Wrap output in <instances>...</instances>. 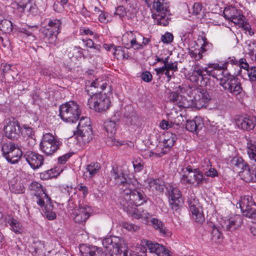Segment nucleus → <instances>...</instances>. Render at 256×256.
I'll list each match as a JSON object with an SVG mask.
<instances>
[{"label": "nucleus", "mask_w": 256, "mask_h": 256, "mask_svg": "<svg viewBox=\"0 0 256 256\" xmlns=\"http://www.w3.org/2000/svg\"><path fill=\"white\" fill-rule=\"evenodd\" d=\"M59 111L60 118L64 121L69 123L77 122L81 113L78 104L74 101H70L62 104Z\"/></svg>", "instance_id": "f257e3e1"}, {"label": "nucleus", "mask_w": 256, "mask_h": 256, "mask_svg": "<svg viewBox=\"0 0 256 256\" xmlns=\"http://www.w3.org/2000/svg\"><path fill=\"white\" fill-rule=\"evenodd\" d=\"M222 74L223 77L220 78V84L224 89L233 96H236L240 94L242 91V88L240 84L238 82L235 74H232L228 70H224L222 71Z\"/></svg>", "instance_id": "f03ea898"}, {"label": "nucleus", "mask_w": 256, "mask_h": 256, "mask_svg": "<svg viewBox=\"0 0 256 256\" xmlns=\"http://www.w3.org/2000/svg\"><path fill=\"white\" fill-rule=\"evenodd\" d=\"M103 246L112 252L110 256H128V251L124 240L118 237L112 236L104 238Z\"/></svg>", "instance_id": "7ed1b4c3"}, {"label": "nucleus", "mask_w": 256, "mask_h": 256, "mask_svg": "<svg viewBox=\"0 0 256 256\" xmlns=\"http://www.w3.org/2000/svg\"><path fill=\"white\" fill-rule=\"evenodd\" d=\"M61 144V142L55 138L52 134L47 133L43 136L40 148L46 156H51L60 149Z\"/></svg>", "instance_id": "20e7f679"}, {"label": "nucleus", "mask_w": 256, "mask_h": 256, "mask_svg": "<svg viewBox=\"0 0 256 256\" xmlns=\"http://www.w3.org/2000/svg\"><path fill=\"white\" fill-rule=\"evenodd\" d=\"M110 98L101 92L90 96L88 100L89 108L98 112H102L108 110L110 106Z\"/></svg>", "instance_id": "39448f33"}, {"label": "nucleus", "mask_w": 256, "mask_h": 256, "mask_svg": "<svg viewBox=\"0 0 256 256\" xmlns=\"http://www.w3.org/2000/svg\"><path fill=\"white\" fill-rule=\"evenodd\" d=\"M236 208H240L242 214L250 218H256V204L253 200L252 196H246L236 204Z\"/></svg>", "instance_id": "423d86ee"}, {"label": "nucleus", "mask_w": 256, "mask_h": 256, "mask_svg": "<svg viewBox=\"0 0 256 256\" xmlns=\"http://www.w3.org/2000/svg\"><path fill=\"white\" fill-rule=\"evenodd\" d=\"M122 196L126 200H130V204H134L136 206H140L147 202L148 198L144 192L140 190H132L123 188Z\"/></svg>", "instance_id": "0eeeda50"}, {"label": "nucleus", "mask_w": 256, "mask_h": 256, "mask_svg": "<svg viewBox=\"0 0 256 256\" xmlns=\"http://www.w3.org/2000/svg\"><path fill=\"white\" fill-rule=\"evenodd\" d=\"M188 204L192 218L196 222L202 224L204 221V216L198 200L196 198H190L188 200Z\"/></svg>", "instance_id": "6e6552de"}, {"label": "nucleus", "mask_w": 256, "mask_h": 256, "mask_svg": "<svg viewBox=\"0 0 256 256\" xmlns=\"http://www.w3.org/2000/svg\"><path fill=\"white\" fill-rule=\"evenodd\" d=\"M190 96L194 103V107L200 109L204 106L208 99V94L203 89L194 88L190 92Z\"/></svg>", "instance_id": "1a4fd4ad"}, {"label": "nucleus", "mask_w": 256, "mask_h": 256, "mask_svg": "<svg viewBox=\"0 0 256 256\" xmlns=\"http://www.w3.org/2000/svg\"><path fill=\"white\" fill-rule=\"evenodd\" d=\"M224 18L234 24L242 22V19L245 18L240 10H237L235 7L228 6L226 7L223 12Z\"/></svg>", "instance_id": "9d476101"}, {"label": "nucleus", "mask_w": 256, "mask_h": 256, "mask_svg": "<svg viewBox=\"0 0 256 256\" xmlns=\"http://www.w3.org/2000/svg\"><path fill=\"white\" fill-rule=\"evenodd\" d=\"M6 136L11 140H17L21 132L20 127L18 121H10L4 128Z\"/></svg>", "instance_id": "9b49d317"}, {"label": "nucleus", "mask_w": 256, "mask_h": 256, "mask_svg": "<svg viewBox=\"0 0 256 256\" xmlns=\"http://www.w3.org/2000/svg\"><path fill=\"white\" fill-rule=\"evenodd\" d=\"M24 158L33 169L38 168L44 164L43 156L32 152L28 151L24 154Z\"/></svg>", "instance_id": "f8f14e48"}, {"label": "nucleus", "mask_w": 256, "mask_h": 256, "mask_svg": "<svg viewBox=\"0 0 256 256\" xmlns=\"http://www.w3.org/2000/svg\"><path fill=\"white\" fill-rule=\"evenodd\" d=\"M234 121L238 128L242 130H252L256 124V118L254 117L237 116Z\"/></svg>", "instance_id": "ddd939ff"}, {"label": "nucleus", "mask_w": 256, "mask_h": 256, "mask_svg": "<svg viewBox=\"0 0 256 256\" xmlns=\"http://www.w3.org/2000/svg\"><path fill=\"white\" fill-rule=\"evenodd\" d=\"M193 176H194V180L192 178V176L186 175L184 174L182 176L181 180L186 184H194L196 182L197 186H200L204 183L207 184L208 182V178L204 177L202 171H200L198 168L195 169Z\"/></svg>", "instance_id": "4468645a"}, {"label": "nucleus", "mask_w": 256, "mask_h": 256, "mask_svg": "<svg viewBox=\"0 0 256 256\" xmlns=\"http://www.w3.org/2000/svg\"><path fill=\"white\" fill-rule=\"evenodd\" d=\"M91 208L86 205H80L79 208L74 210L73 218L78 224L85 222L90 216Z\"/></svg>", "instance_id": "2eb2a0df"}, {"label": "nucleus", "mask_w": 256, "mask_h": 256, "mask_svg": "<svg viewBox=\"0 0 256 256\" xmlns=\"http://www.w3.org/2000/svg\"><path fill=\"white\" fill-rule=\"evenodd\" d=\"M170 203L172 208L175 211L182 206V202L180 190L176 188H170L169 192Z\"/></svg>", "instance_id": "dca6fc26"}, {"label": "nucleus", "mask_w": 256, "mask_h": 256, "mask_svg": "<svg viewBox=\"0 0 256 256\" xmlns=\"http://www.w3.org/2000/svg\"><path fill=\"white\" fill-rule=\"evenodd\" d=\"M76 136L78 142L80 146H84L90 142L92 138V127H87L85 128L77 130L74 132Z\"/></svg>", "instance_id": "f3484780"}, {"label": "nucleus", "mask_w": 256, "mask_h": 256, "mask_svg": "<svg viewBox=\"0 0 256 256\" xmlns=\"http://www.w3.org/2000/svg\"><path fill=\"white\" fill-rule=\"evenodd\" d=\"M111 176L116 180V184L118 185L120 189L122 190V194L123 193L122 188H124V186H126V188L130 187V183L128 180V176L122 171H117L113 168L111 171Z\"/></svg>", "instance_id": "a211bd4d"}, {"label": "nucleus", "mask_w": 256, "mask_h": 256, "mask_svg": "<svg viewBox=\"0 0 256 256\" xmlns=\"http://www.w3.org/2000/svg\"><path fill=\"white\" fill-rule=\"evenodd\" d=\"M238 174L241 178L246 182H256V167L250 168L247 164L238 172Z\"/></svg>", "instance_id": "6ab92c4d"}, {"label": "nucleus", "mask_w": 256, "mask_h": 256, "mask_svg": "<svg viewBox=\"0 0 256 256\" xmlns=\"http://www.w3.org/2000/svg\"><path fill=\"white\" fill-rule=\"evenodd\" d=\"M80 250L84 256H106L102 248L94 246L82 244L80 246Z\"/></svg>", "instance_id": "aec40b11"}, {"label": "nucleus", "mask_w": 256, "mask_h": 256, "mask_svg": "<svg viewBox=\"0 0 256 256\" xmlns=\"http://www.w3.org/2000/svg\"><path fill=\"white\" fill-rule=\"evenodd\" d=\"M61 22L60 20L54 19L50 20L48 25L42 29L43 36H48L50 33H59Z\"/></svg>", "instance_id": "412c9836"}, {"label": "nucleus", "mask_w": 256, "mask_h": 256, "mask_svg": "<svg viewBox=\"0 0 256 256\" xmlns=\"http://www.w3.org/2000/svg\"><path fill=\"white\" fill-rule=\"evenodd\" d=\"M205 70H202L200 69L193 70L192 72L190 75L189 79L190 81L192 82H196L198 85L202 86L204 84V80L206 78L205 77L206 74Z\"/></svg>", "instance_id": "4be33fe9"}, {"label": "nucleus", "mask_w": 256, "mask_h": 256, "mask_svg": "<svg viewBox=\"0 0 256 256\" xmlns=\"http://www.w3.org/2000/svg\"><path fill=\"white\" fill-rule=\"evenodd\" d=\"M203 126V123L200 118H196L194 120H188L186 128L191 132L197 133Z\"/></svg>", "instance_id": "5701e85b"}, {"label": "nucleus", "mask_w": 256, "mask_h": 256, "mask_svg": "<svg viewBox=\"0 0 256 256\" xmlns=\"http://www.w3.org/2000/svg\"><path fill=\"white\" fill-rule=\"evenodd\" d=\"M202 171L206 176L214 178L218 176L216 170L212 168L208 159H204L202 164Z\"/></svg>", "instance_id": "b1692460"}, {"label": "nucleus", "mask_w": 256, "mask_h": 256, "mask_svg": "<svg viewBox=\"0 0 256 256\" xmlns=\"http://www.w3.org/2000/svg\"><path fill=\"white\" fill-rule=\"evenodd\" d=\"M146 182L148 184V186L152 190H155L158 192H163L164 188V182L160 179L148 178Z\"/></svg>", "instance_id": "393cba45"}, {"label": "nucleus", "mask_w": 256, "mask_h": 256, "mask_svg": "<svg viewBox=\"0 0 256 256\" xmlns=\"http://www.w3.org/2000/svg\"><path fill=\"white\" fill-rule=\"evenodd\" d=\"M207 225L209 228V230L211 231L212 239L216 243H220L222 240V235L219 229L216 227L214 224L211 222H207Z\"/></svg>", "instance_id": "a878e982"}, {"label": "nucleus", "mask_w": 256, "mask_h": 256, "mask_svg": "<svg viewBox=\"0 0 256 256\" xmlns=\"http://www.w3.org/2000/svg\"><path fill=\"white\" fill-rule=\"evenodd\" d=\"M29 189L30 190L34 192V194L36 196H40V194L44 195V196L48 200H50V198L46 194L45 190L43 188L42 184L38 182H32L30 186Z\"/></svg>", "instance_id": "bb28decb"}, {"label": "nucleus", "mask_w": 256, "mask_h": 256, "mask_svg": "<svg viewBox=\"0 0 256 256\" xmlns=\"http://www.w3.org/2000/svg\"><path fill=\"white\" fill-rule=\"evenodd\" d=\"M242 220L240 215L236 216L234 218L230 219L228 224L226 226V230L233 231L238 228L242 224Z\"/></svg>", "instance_id": "cd10ccee"}, {"label": "nucleus", "mask_w": 256, "mask_h": 256, "mask_svg": "<svg viewBox=\"0 0 256 256\" xmlns=\"http://www.w3.org/2000/svg\"><path fill=\"white\" fill-rule=\"evenodd\" d=\"M22 154V150L16 144L13 150L12 151L10 155L8 156L6 160L11 164H16L20 160Z\"/></svg>", "instance_id": "c85d7f7f"}, {"label": "nucleus", "mask_w": 256, "mask_h": 256, "mask_svg": "<svg viewBox=\"0 0 256 256\" xmlns=\"http://www.w3.org/2000/svg\"><path fill=\"white\" fill-rule=\"evenodd\" d=\"M116 122L111 120H106L104 123V126L108 133V136L112 139L113 142V136L115 134L116 128Z\"/></svg>", "instance_id": "c756f323"}, {"label": "nucleus", "mask_w": 256, "mask_h": 256, "mask_svg": "<svg viewBox=\"0 0 256 256\" xmlns=\"http://www.w3.org/2000/svg\"><path fill=\"white\" fill-rule=\"evenodd\" d=\"M228 64L237 65L238 64V61L236 60L234 57H230L222 66H220L217 64H210V68H212L215 70H222V71L227 70H226L227 68L226 66Z\"/></svg>", "instance_id": "7c9ffc66"}, {"label": "nucleus", "mask_w": 256, "mask_h": 256, "mask_svg": "<svg viewBox=\"0 0 256 256\" xmlns=\"http://www.w3.org/2000/svg\"><path fill=\"white\" fill-rule=\"evenodd\" d=\"M168 4L164 2V0H154L153 1V8L156 12H162V14L168 10Z\"/></svg>", "instance_id": "2f4dec72"}, {"label": "nucleus", "mask_w": 256, "mask_h": 256, "mask_svg": "<svg viewBox=\"0 0 256 256\" xmlns=\"http://www.w3.org/2000/svg\"><path fill=\"white\" fill-rule=\"evenodd\" d=\"M231 166L236 170H240L248 164L241 157H233L230 160Z\"/></svg>", "instance_id": "473e14b6"}, {"label": "nucleus", "mask_w": 256, "mask_h": 256, "mask_svg": "<svg viewBox=\"0 0 256 256\" xmlns=\"http://www.w3.org/2000/svg\"><path fill=\"white\" fill-rule=\"evenodd\" d=\"M122 204L124 206V210H126L129 214L135 218L138 219L140 218V209L136 208V207H130L129 204L123 203Z\"/></svg>", "instance_id": "72a5a7b5"}, {"label": "nucleus", "mask_w": 256, "mask_h": 256, "mask_svg": "<svg viewBox=\"0 0 256 256\" xmlns=\"http://www.w3.org/2000/svg\"><path fill=\"white\" fill-rule=\"evenodd\" d=\"M192 97L190 94H188V98L180 95L178 106L184 108L194 107V103L192 100Z\"/></svg>", "instance_id": "f704fd0d"}, {"label": "nucleus", "mask_w": 256, "mask_h": 256, "mask_svg": "<svg viewBox=\"0 0 256 256\" xmlns=\"http://www.w3.org/2000/svg\"><path fill=\"white\" fill-rule=\"evenodd\" d=\"M176 140V134L167 132L165 135V138L164 140L163 144L165 148H170L174 145V142Z\"/></svg>", "instance_id": "c9c22d12"}, {"label": "nucleus", "mask_w": 256, "mask_h": 256, "mask_svg": "<svg viewBox=\"0 0 256 256\" xmlns=\"http://www.w3.org/2000/svg\"><path fill=\"white\" fill-rule=\"evenodd\" d=\"M8 222L11 227V230L15 233L20 234L22 232V225L18 220L10 217Z\"/></svg>", "instance_id": "e433bc0d"}, {"label": "nucleus", "mask_w": 256, "mask_h": 256, "mask_svg": "<svg viewBox=\"0 0 256 256\" xmlns=\"http://www.w3.org/2000/svg\"><path fill=\"white\" fill-rule=\"evenodd\" d=\"M100 167V164L98 162L90 163V164L88 165L86 171L89 172L90 177L92 178L95 176L99 172Z\"/></svg>", "instance_id": "4c0bfd02"}, {"label": "nucleus", "mask_w": 256, "mask_h": 256, "mask_svg": "<svg viewBox=\"0 0 256 256\" xmlns=\"http://www.w3.org/2000/svg\"><path fill=\"white\" fill-rule=\"evenodd\" d=\"M0 30L6 34L10 33L12 30V22L8 20H3L0 22Z\"/></svg>", "instance_id": "58836bf2"}, {"label": "nucleus", "mask_w": 256, "mask_h": 256, "mask_svg": "<svg viewBox=\"0 0 256 256\" xmlns=\"http://www.w3.org/2000/svg\"><path fill=\"white\" fill-rule=\"evenodd\" d=\"M113 54L118 60L121 58H128V55L125 52V48L121 47H114Z\"/></svg>", "instance_id": "ea45409f"}, {"label": "nucleus", "mask_w": 256, "mask_h": 256, "mask_svg": "<svg viewBox=\"0 0 256 256\" xmlns=\"http://www.w3.org/2000/svg\"><path fill=\"white\" fill-rule=\"evenodd\" d=\"M16 145L12 142L4 143L2 145V154L6 158L8 157V155H10L12 151L13 150Z\"/></svg>", "instance_id": "a19ab883"}, {"label": "nucleus", "mask_w": 256, "mask_h": 256, "mask_svg": "<svg viewBox=\"0 0 256 256\" xmlns=\"http://www.w3.org/2000/svg\"><path fill=\"white\" fill-rule=\"evenodd\" d=\"M247 152L250 158L254 159L256 162V144L250 140L247 144Z\"/></svg>", "instance_id": "79ce46f5"}, {"label": "nucleus", "mask_w": 256, "mask_h": 256, "mask_svg": "<svg viewBox=\"0 0 256 256\" xmlns=\"http://www.w3.org/2000/svg\"><path fill=\"white\" fill-rule=\"evenodd\" d=\"M151 222L153 226L156 230H158L160 233L166 234L167 233V230L164 226L163 224L161 221L156 218H152L151 220Z\"/></svg>", "instance_id": "37998d69"}, {"label": "nucleus", "mask_w": 256, "mask_h": 256, "mask_svg": "<svg viewBox=\"0 0 256 256\" xmlns=\"http://www.w3.org/2000/svg\"><path fill=\"white\" fill-rule=\"evenodd\" d=\"M152 17L158 25L166 26L168 24V18H166V16L164 14H164H158L155 17L152 16Z\"/></svg>", "instance_id": "c03bdc74"}, {"label": "nucleus", "mask_w": 256, "mask_h": 256, "mask_svg": "<svg viewBox=\"0 0 256 256\" xmlns=\"http://www.w3.org/2000/svg\"><path fill=\"white\" fill-rule=\"evenodd\" d=\"M60 174V172H57L56 168H51L48 170L45 171L44 172L41 174V176L44 178L48 179L56 176Z\"/></svg>", "instance_id": "a18cd8bd"}, {"label": "nucleus", "mask_w": 256, "mask_h": 256, "mask_svg": "<svg viewBox=\"0 0 256 256\" xmlns=\"http://www.w3.org/2000/svg\"><path fill=\"white\" fill-rule=\"evenodd\" d=\"M87 127H92L90 119L87 117H82L77 126V130L85 128Z\"/></svg>", "instance_id": "49530a36"}, {"label": "nucleus", "mask_w": 256, "mask_h": 256, "mask_svg": "<svg viewBox=\"0 0 256 256\" xmlns=\"http://www.w3.org/2000/svg\"><path fill=\"white\" fill-rule=\"evenodd\" d=\"M248 80L251 83L256 82V66H252L246 70Z\"/></svg>", "instance_id": "de8ad7c7"}, {"label": "nucleus", "mask_w": 256, "mask_h": 256, "mask_svg": "<svg viewBox=\"0 0 256 256\" xmlns=\"http://www.w3.org/2000/svg\"><path fill=\"white\" fill-rule=\"evenodd\" d=\"M91 84L96 86L98 91H99V90H104L107 86L106 82H104V80L100 78L96 79L94 80L91 82Z\"/></svg>", "instance_id": "09e8293b"}, {"label": "nucleus", "mask_w": 256, "mask_h": 256, "mask_svg": "<svg viewBox=\"0 0 256 256\" xmlns=\"http://www.w3.org/2000/svg\"><path fill=\"white\" fill-rule=\"evenodd\" d=\"M86 91L90 96V97L95 96L96 94H99L100 92L96 88V86L91 84V82H88V84L86 85Z\"/></svg>", "instance_id": "8fccbe9b"}, {"label": "nucleus", "mask_w": 256, "mask_h": 256, "mask_svg": "<svg viewBox=\"0 0 256 256\" xmlns=\"http://www.w3.org/2000/svg\"><path fill=\"white\" fill-rule=\"evenodd\" d=\"M210 66L208 68H202V66H200L198 62H196L193 66H192V70H198V69H200L202 70H205L206 72V74L208 76H212L213 77H216L214 75V70L212 68V70H209Z\"/></svg>", "instance_id": "3c124183"}, {"label": "nucleus", "mask_w": 256, "mask_h": 256, "mask_svg": "<svg viewBox=\"0 0 256 256\" xmlns=\"http://www.w3.org/2000/svg\"><path fill=\"white\" fill-rule=\"evenodd\" d=\"M24 138H29L34 137V131L33 129L26 126H24V130L20 132Z\"/></svg>", "instance_id": "603ef678"}, {"label": "nucleus", "mask_w": 256, "mask_h": 256, "mask_svg": "<svg viewBox=\"0 0 256 256\" xmlns=\"http://www.w3.org/2000/svg\"><path fill=\"white\" fill-rule=\"evenodd\" d=\"M127 12L126 11V8L123 6H118L116 8V11L114 12V14L118 16L120 18H122L125 16H127L128 18H131V16H128L126 15Z\"/></svg>", "instance_id": "864d4df0"}, {"label": "nucleus", "mask_w": 256, "mask_h": 256, "mask_svg": "<svg viewBox=\"0 0 256 256\" xmlns=\"http://www.w3.org/2000/svg\"><path fill=\"white\" fill-rule=\"evenodd\" d=\"M32 0H16L18 8H21L23 11L25 8L30 4Z\"/></svg>", "instance_id": "5fc2aeb1"}, {"label": "nucleus", "mask_w": 256, "mask_h": 256, "mask_svg": "<svg viewBox=\"0 0 256 256\" xmlns=\"http://www.w3.org/2000/svg\"><path fill=\"white\" fill-rule=\"evenodd\" d=\"M146 245L147 248L150 250V252L156 254L157 251V248L159 246V244L153 243L150 241H146Z\"/></svg>", "instance_id": "6e6d98bb"}, {"label": "nucleus", "mask_w": 256, "mask_h": 256, "mask_svg": "<svg viewBox=\"0 0 256 256\" xmlns=\"http://www.w3.org/2000/svg\"><path fill=\"white\" fill-rule=\"evenodd\" d=\"M190 56L194 58L196 60H198L202 58V52L200 50H190L188 52Z\"/></svg>", "instance_id": "4d7b16f0"}, {"label": "nucleus", "mask_w": 256, "mask_h": 256, "mask_svg": "<svg viewBox=\"0 0 256 256\" xmlns=\"http://www.w3.org/2000/svg\"><path fill=\"white\" fill-rule=\"evenodd\" d=\"M37 28L36 26H28L27 28H22L20 29V32L26 34L27 36H31L34 29Z\"/></svg>", "instance_id": "13d9d810"}, {"label": "nucleus", "mask_w": 256, "mask_h": 256, "mask_svg": "<svg viewBox=\"0 0 256 256\" xmlns=\"http://www.w3.org/2000/svg\"><path fill=\"white\" fill-rule=\"evenodd\" d=\"M58 33H50V34H48V36H44L46 40L49 44H54L57 38V34Z\"/></svg>", "instance_id": "bf43d9fd"}, {"label": "nucleus", "mask_w": 256, "mask_h": 256, "mask_svg": "<svg viewBox=\"0 0 256 256\" xmlns=\"http://www.w3.org/2000/svg\"><path fill=\"white\" fill-rule=\"evenodd\" d=\"M121 225L123 228L129 231L136 232L138 229V226L126 222H122Z\"/></svg>", "instance_id": "052dcab7"}, {"label": "nucleus", "mask_w": 256, "mask_h": 256, "mask_svg": "<svg viewBox=\"0 0 256 256\" xmlns=\"http://www.w3.org/2000/svg\"><path fill=\"white\" fill-rule=\"evenodd\" d=\"M180 95L178 92H172L170 94L169 96V100L170 102H172L174 104L178 106Z\"/></svg>", "instance_id": "680f3d73"}, {"label": "nucleus", "mask_w": 256, "mask_h": 256, "mask_svg": "<svg viewBox=\"0 0 256 256\" xmlns=\"http://www.w3.org/2000/svg\"><path fill=\"white\" fill-rule=\"evenodd\" d=\"M156 253L158 256H168V250L162 245L159 244V246L157 248Z\"/></svg>", "instance_id": "e2e57ef3"}, {"label": "nucleus", "mask_w": 256, "mask_h": 256, "mask_svg": "<svg viewBox=\"0 0 256 256\" xmlns=\"http://www.w3.org/2000/svg\"><path fill=\"white\" fill-rule=\"evenodd\" d=\"M173 35L170 32H166L162 35L161 38V40L165 44H168L172 42L173 40Z\"/></svg>", "instance_id": "0e129e2a"}, {"label": "nucleus", "mask_w": 256, "mask_h": 256, "mask_svg": "<svg viewBox=\"0 0 256 256\" xmlns=\"http://www.w3.org/2000/svg\"><path fill=\"white\" fill-rule=\"evenodd\" d=\"M130 43V46L128 47V48H133L135 50H140L143 48L142 44L138 43L135 38L131 40Z\"/></svg>", "instance_id": "69168bd1"}, {"label": "nucleus", "mask_w": 256, "mask_h": 256, "mask_svg": "<svg viewBox=\"0 0 256 256\" xmlns=\"http://www.w3.org/2000/svg\"><path fill=\"white\" fill-rule=\"evenodd\" d=\"M141 78L144 81L148 82L152 80V76L149 72L146 71L142 74Z\"/></svg>", "instance_id": "338daca9"}, {"label": "nucleus", "mask_w": 256, "mask_h": 256, "mask_svg": "<svg viewBox=\"0 0 256 256\" xmlns=\"http://www.w3.org/2000/svg\"><path fill=\"white\" fill-rule=\"evenodd\" d=\"M26 144L28 149H31L36 144V140L34 137L26 138Z\"/></svg>", "instance_id": "774afa93"}]
</instances>
